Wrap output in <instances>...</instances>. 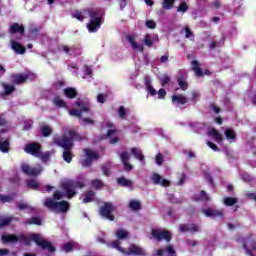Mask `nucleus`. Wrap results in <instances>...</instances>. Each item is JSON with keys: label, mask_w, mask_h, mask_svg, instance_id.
<instances>
[{"label": "nucleus", "mask_w": 256, "mask_h": 256, "mask_svg": "<svg viewBox=\"0 0 256 256\" xmlns=\"http://www.w3.org/2000/svg\"><path fill=\"white\" fill-rule=\"evenodd\" d=\"M72 17L78 21H85V19L90 17L89 23L86 24L89 33H97L101 29V25H103V15H101L99 10L90 8L75 10Z\"/></svg>", "instance_id": "f257e3e1"}, {"label": "nucleus", "mask_w": 256, "mask_h": 256, "mask_svg": "<svg viewBox=\"0 0 256 256\" xmlns=\"http://www.w3.org/2000/svg\"><path fill=\"white\" fill-rule=\"evenodd\" d=\"M73 141H83V136L79 135L75 130H69L62 137L54 138V143L64 149L62 157L66 163L73 161Z\"/></svg>", "instance_id": "f03ea898"}, {"label": "nucleus", "mask_w": 256, "mask_h": 256, "mask_svg": "<svg viewBox=\"0 0 256 256\" xmlns=\"http://www.w3.org/2000/svg\"><path fill=\"white\" fill-rule=\"evenodd\" d=\"M31 241L35 243L38 247L42 249V251H48L49 253H55V246L51 244L49 241L43 239L41 234L32 233L27 237L24 234H20L16 236V243H25V245H31Z\"/></svg>", "instance_id": "7ed1b4c3"}, {"label": "nucleus", "mask_w": 256, "mask_h": 256, "mask_svg": "<svg viewBox=\"0 0 256 256\" xmlns=\"http://www.w3.org/2000/svg\"><path fill=\"white\" fill-rule=\"evenodd\" d=\"M44 206L51 211H55V213H67L69 211V202L65 200L57 202L53 198H46Z\"/></svg>", "instance_id": "20e7f679"}, {"label": "nucleus", "mask_w": 256, "mask_h": 256, "mask_svg": "<svg viewBox=\"0 0 256 256\" xmlns=\"http://www.w3.org/2000/svg\"><path fill=\"white\" fill-rule=\"evenodd\" d=\"M61 187L63 191H65L66 197H68V199H73V197L77 195V192L75 190L83 189V187H85V183L80 181L69 180L63 182Z\"/></svg>", "instance_id": "39448f33"}, {"label": "nucleus", "mask_w": 256, "mask_h": 256, "mask_svg": "<svg viewBox=\"0 0 256 256\" xmlns=\"http://www.w3.org/2000/svg\"><path fill=\"white\" fill-rule=\"evenodd\" d=\"M113 213H115V206L111 202H105L99 209V215L108 221H115Z\"/></svg>", "instance_id": "423d86ee"}, {"label": "nucleus", "mask_w": 256, "mask_h": 256, "mask_svg": "<svg viewBox=\"0 0 256 256\" xmlns=\"http://www.w3.org/2000/svg\"><path fill=\"white\" fill-rule=\"evenodd\" d=\"M83 151L86 157L80 161V164L83 168L91 167L93 165V161H97L99 159V153L89 148H85Z\"/></svg>", "instance_id": "0eeeda50"}, {"label": "nucleus", "mask_w": 256, "mask_h": 256, "mask_svg": "<svg viewBox=\"0 0 256 256\" xmlns=\"http://www.w3.org/2000/svg\"><path fill=\"white\" fill-rule=\"evenodd\" d=\"M151 235L156 241H166V243H171V240L173 239V234L169 232V230H159V229H153L151 231Z\"/></svg>", "instance_id": "6e6552de"}, {"label": "nucleus", "mask_w": 256, "mask_h": 256, "mask_svg": "<svg viewBox=\"0 0 256 256\" xmlns=\"http://www.w3.org/2000/svg\"><path fill=\"white\" fill-rule=\"evenodd\" d=\"M21 171L22 173H24V175H27L28 177H39V174L43 173V166H41V164H38L36 167H31L27 163H22Z\"/></svg>", "instance_id": "1a4fd4ad"}, {"label": "nucleus", "mask_w": 256, "mask_h": 256, "mask_svg": "<svg viewBox=\"0 0 256 256\" xmlns=\"http://www.w3.org/2000/svg\"><path fill=\"white\" fill-rule=\"evenodd\" d=\"M41 144L37 142L27 143L24 147L25 153L32 155L33 157H41Z\"/></svg>", "instance_id": "9d476101"}, {"label": "nucleus", "mask_w": 256, "mask_h": 256, "mask_svg": "<svg viewBox=\"0 0 256 256\" xmlns=\"http://www.w3.org/2000/svg\"><path fill=\"white\" fill-rule=\"evenodd\" d=\"M124 255L147 256V252L145 251V249L141 248L140 246L132 244L130 245L128 250H125Z\"/></svg>", "instance_id": "9b49d317"}, {"label": "nucleus", "mask_w": 256, "mask_h": 256, "mask_svg": "<svg viewBox=\"0 0 256 256\" xmlns=\"http://www.w3.org/2000/svg\"><path fill=\"white\" fill-rule=\"evenodd\" d=\"M201 213H203V215H205V217H212L213 219H223L225 213L223 212V210H217V209H205L203 208L201 210Z\"/></svg>", "instance_id": "f8f14e48"}, {"label": "nucleus", "mask_w": 256, "mask_h": 256, "mask_svg": "<svg viewBox=\"0 0 256 256\" xmlns=\"http://www.w3.org/2000/svg\"><path fill=\"white\" fill-rule=\"evenodd\" d=\"M12 85H21L23 83H27L29 81V74H12L10 76Z\"/></svg>", "instance_id": "ddd939ff"}, {"label": "nucleus", "mask_w": 256, "mask_h": 256, "mask_svg": "<svg viewBox=\"0 0 256 256\" xmlns=\"http://www.w3.org/2000/svg\"><path fill=\"white\" fill-rule=\"evenodd\" d=\"M179 230L181 233H187V231L190 233H199V231H201L197 224H180Z\"/></svg>", "instance_id": "4468645a"}, {"label": "nucleus", "mask_w": 256, "mask_h": 256, "mask_svg": "<svg viewBox=\"0 0 256 256\" xmlns=\"http://www.w3.org/2000/svg\"><path fill=\"white\" fill-rule=\"evenodd\" d=\"M191 65H192V70L195 72L196 77H203V75H208V76L211 75V71L209 70H205L203 73V70L199 66V61L193 60L191 62Z\"/></svg>", "instance_id": "2eb2a0df"}, {"label": "nucleus", "mask_w": 256, "mask_h": 256, "mask_svg": "<svg viewBox=\"0 0 256 256\" xmlns=\"http://www.w3.org/2000/svg\"><path fill=\"white\" fill-rule=\"evenodd\" d=\"M152 181L155 185H161L162 187H169L171 182L165 178H162L161 175L154 173L152 176Z\"/></svg>", "instance_id": "dca6fc26"}, {"label": "nucleus", "mask_w": 256, "mask_h": 256, "mask_svg": "<svg viewBox=\"0 0 256 256\" xmlns=\"http://www.w3.org/2000/svg\"><path fill=\"white\" fill-rule=\"evenodd\" d=\"M120 159L124 165L125 171H131L133 169V165L129 163V152L124 151L120 154Z\"/></svg>", "instance_id": "f3484780"}, {"label": "nucleus", "mask_w": 256, "mask_h": 256, "mask_svg": "<svg viewBox=\"0 0 256 256\" xmlns=\"http://www.w3.org/2000/svg\"><path fill=\"white\" fill-rule=\"evenodd\" d=\"M157 41H159V35L157 34H146L143 39V43L146 45V47H153V43Z\"/></svg>", "instance_id": "a211bd4d"}, {"label": "nucleus", "mask_w": 256, "mask_h": 256, "mask_svg": "<svg viewBox=\"0 0 256 256\" xmlns=\"http://www.w3.org/2000/svg\"><path fill=\"white\" fill-rule=\"evenodd\" d=\"M171 101L173 104L176 103V105H185L188 103L189 99L183 94H174L172 95Z\"/></svg>", "instance_id": "6ab92c4d"}, {"label": "nucleus", "mask_w": 256, "mask_h": 256, "mask_svg": "<svg viewBox=\"0 0 256 256\" xmlns=\"http://www.w3.org/2000/svg\"><path fill=\"white\" fill-rule=\"evenodd\" d=\"M11 47L13 51L17 53V55H25V53L27 52V48L17 41H12Z\"/></svg>", "instance_id": "aec40b11"}, {"label": "nucleus", "mask_w": 256, "mask_h": 256, "mask_svg": "<svg viewBox=\"0 0 256 256\" xmlns=\"http://www.w3.org/2000/svg\"><path fill=\"white\" fill-rule=\"evenodd\" d=\"M11 35H15L17 33H20V35L25 34V26L23 24L19 25V23L15 22L10 26V31Z\"/></svg>", "instance_id": "412c9836"}, {"label": "nucleus", "mask_w": 256, "mask_h": 256, "mask_svg": "<svg viewBox=\"0 0 256 256\" xmlns=\"http://www.w3.org/2000/svg\"><path fill=\"white\" fill-rule=\"evenodd\" d=\"M127 41H128V43H130L131 47L135 51H140L141 53H143V51H144L143 45H139L137 43V41H135V37H133L132 35H128L127 36Z\"/></svg>", "instance_id": "4be33fe9"}, {"label": "nucleus", "mask_w": 256, "mask_h": 256, "mask_svg": "<svg viewBox=\"0 0 256 256\" xmlns=\"http://www.w3.org/2000/svg\"><path fill=\"white\" fill-rule=\"evenodd\" d=\"M209 135H211L214 139V141H216V143H223V141L225 140V138H223V134H221V132H219L217 129L212 128L209 132Z\"/></svg>", "instance_id": "5701e85b"}, {"label": "nucleus", "mask_w": 256, "mask_h": 256, "mask_svg": "<svg viewBox=\"0 0 256 256\" xmlns=\"http://www.w3.org/2000/svg\"><path fill=\"white\" fill-rule=\"evenodd\" d=\"M177 83L181 91H187V89H189V82H187L185 76H178Z\"/></svg>", "instance_id": "b1692460"}, {"label": "nucleus", "mask_w": 256, "mask_h": 256, "mask_svg": "<svg viewBox=\"0 0 256 256\" xmlns=\"http://www.w3.org/2000/svg\"><path fill=\"white\" fill-rule=\"evenodd\" d=\"M224 135L226 139L230 141V143H232V141H237V134L235 133V130H233V128H227L224 131Z\"/></svg>", "instance_id": "393cba45"}, {"label": "nucleus", "mask_w": 256, "mask_h": 256, "mask_svg": "<svg viewBox=\"0 0 256 256\" xmlns=\"http://www.w3.org/2000/svg\"><path fill=\"white\" fill-rule=\"evenodd\" d=\"M107 247L110 249H117L120 253L125 254V248L121 247V242L119 240H114L111 243H108Z\"/></svg>", "instance_id": "a878e982"}, {"label": "nucleus", "mask_w": 256, "mask_h": 256, "mask_svg": "<svg viewBox=\"0 0 256 256\" xmlns=\"http://www.w3.org/2000/svg\"><path fill=\"white\" fill-rule=\"evenodd\" d=\"M64 95L67 99H75L77 97V90L73 87L65 88Z\"/></svg>", "instance_id": "bb28decb"}, {"label": "nucleus", "mask_w": 256, "mask_h": 256, "mask_svg": "<svg viewBox=\"0 0 256 256\" xmlns=\"http://www.w3.org/2000/svg\"><path fill=\"white\" fill-rule=\"evenodd\" d=\"M26 185L28 189H32V191H39V187L41 184H39V181L35 179H29L26 181Z\"/></svg>", "instance_id": "cd10ccee"}, {"label": "nucleus", "mask_w": 256, "mask_h": 256, "mask_svg": "<svg viewBox=\"0 0 256 256\" xmlns=\"http://www.w3.org/2000/svg\"><path fill=\"white\" fill-rule=\"evenodd\" d=\"M40 133L42 137H50L53 134V129L51 126L42 125L40 126Z\"/></svg>", "instance_id": "c85d7f7f"}, {"label": "nucleus", "mask_w": 256, "mask_h": 256, "mask_svg": "<svg viewBox=\"0 0 256 256\" xmlns=\"http://www.w3.org/2000/svg\"><path fill=\"white\" fill-rule=\"evenodd\" d=\"M131 153L135 159H138L139 161H145V156L143 155V151H141V149L137 147L132 148Z\"/></svg>", "instance_id": "c756f323"}, {"label": "nucleus", "mask_w": 256, "mask_h": 256, "mask_svg": "<svg viewBox=\"0 0 256 256\" xmlns=\"http://www.w3.org/2000/svg\"><path fill=\"white\" fill-rule=\"evenodd\" d=\"M223 203L226 207H233V205L239 203V199L237 197H225Z\"/></svg>", "instance_id": "7c9ffc66"}, {"label": "nucleus", "mask_w": 256, "mask_h": 256, "mask_svg": "<svg viewBox=\"0 0 256 256\" xmlns=\"http://www.w3.org/2000/svg\"><path fill=\"white\" fill-rule=\"evenodd\" d=\"M3 243H17V235L7 234L2 236Z\"/></svg>", "instance_id": "2f4dec72"}, {"label": "nucleus", "mask_w": 256, "mask_h": 256, "mask_svg": "<svg viewBox=\"0 0 256 256\" xmlns=\"http://www.w3.org/2000/svg\"><path fill=\"white\" fill-rule=\"evenodd\" d=\"M117 183L118 185H120V187H131L133 185V182L125 177H120L117 179Z\"/></svg>", "instance_id": "473e14b6"}, {"label": "nucleus", "mask_w": 256, "mask_h": 256, "mask_svg": "<svg viewBox=\"0 0 256 256\" xmlns=\"http://www.w3.org/2000/svg\"><path fill=\"white\" fill-rule=\"evenodd\" d=\"M111 167H112L111 162L102 164L101 169H102L103 175H105V177L111 176Z\"/></svg>", "instance_id": "72a5a7b5"}, {"label": "nucleus", "mask_w": 256, "mask_h": 256, "mask_svg": "<svg viewBox=\"0 0 256 256\" xmlns=\"http://www.w3.org/2000/svg\"><path fill=\"white\" fill-rule=\"evenodd\" d=\"M128 207L132 211H141V202L139 200H131Z\"/></svg>", "instance_id": "f704fd0d"}, {"label": "nucleus", "mask_w": 256, "mask_h": 256, "mask_svg": "<svg viewBox=\"0 0 256 256\" xmlns=\"http://www.w3.org/2000/svg\"><path fill=\"white\" fill-rule=\"evenodd\" d=\"M24 223H25V225H38V226L43 225L41 218L37 217V216L26 220Z\"/></svg>", "instance_id": "c9c22d12"}, {"label": "nucleus", "mask_w": 256, "mask_h": 256, "mask_svg": "<svg viewBox=\"0 0 256 256\" xmlns=\"http://www.w3.org/2000/svg\"><path fill=\"white\" fill-rule=\"evenodd\" d=\"M75 105L76 107L80 108V111H82V113H91V109L89 108V106H87V104H85V102L76 101Z\"/></svg>", "instance_id": "e433bc0d"}, {"label": "nucleus", "mask_w": 256, "mask_h": 256, "mask_svg": "<svg viewBox=\"0 0 256 256\" xmlns=\"http://www.w3.org/2000/svg\"><path fill=\"white\" fill-rule=\"evenodd\" d=\"M95 193L93 191H87L83 199V203H93L95 201Z\"/></svg>", "instance_id": "4c0bfd02"}, {"label": "nucleus", "mask_w": 256, "mask_h": 256, "mask_svg": "<svg viewBox=\"0 0 256 256\" xmlns=\"http://www.w3.org/2000/svg\"><path fill=\"white\" fill-rule=\"evenodd\" d=\"M116 237L119 241H123V239H127L129 237V232L124 229H119L116 232Z\"/></svg>", "instance_id": "58836bf2"}, {"label": "nucleus", "mask_w": 256, "mask_h": 256, "mask_svg": "<svg viewBox=\"0 0 256 256\" xmlns=\"http://www.w3.org/2000/svg\"><path fill=\"white\" fill-rule=\"evenodd\" d=\"M174 5H175V0H163L162 9L169 11L170 9H173Z\"/></svg>", "instance_id": "ea45409f"}, {"label": "nucleus", "mask_w": 256, "mask_h": 256, "mask_svg": "<svg viewBox=\"0 0 256 256\" xmlns=\"http://www.w3.org/2000/svg\"><path fill=\"white\" fill-rule=\"evenodd\" d=\"M211 198H209V195L205 190L200 191L199 197L195 199V201H203L204 203H207V201H210Z\"/></svg>", "instance_id": "a19ab883"}, {"label": "nucleus", "mask_w": 256, "mask_h": 256, "mask_svg": "<svg viewBox=\"0 0 256 256\" xmlns=\"http://www.w3.org/2000/svg\"><path fill=\"white\" fill-rule=\"evenodd\" d=\"M53 103L54 105H56V107H67V103H65L64 100L61 99V96L54 97Z\"/></svg>", "instance_id": "79ce46f5"}, {"label": "nucleus", "mask_w": 256, "mask_h": 256, "mask_svg": "<svg viewBox=\"0 0 256 256\" xmlns=\"http://www.w3.org/2000/svg\"><path fill=\"white\" fill-rule=\"evenodd\" d=\"M0 151H2V153H9V140H0Z\"/></svg>", "instance_id": "37998d69"}, {"label": "nucleus", "mask_w": 256, "mask_h": 256, "mask_svg": "<svg viewBox=\"0 0 256 256\" xmlns=\"http://www.w3.org/2000/svg\"><path fill=\"white\" fill-rule=\"evenodd\" d=\"M2 87H4V95H11L15 91V86L13 85L3 83Z\"/></svg>", "instance_id": "c03bdc74"}, {"label": "nucleus", "mask_w": 256, "mask_h": 256, "mask_svg": "<svg viewBox=\"0 0 256 256\" xmlns=\"http://www.w3.org/2000/svg\"><path fill=\"white\" fill-rule=\"evenodd\" d=\"M69 115H71V117H77L81 121V119L83 118V111L72 109L69 111Z\"/></svg>", "instance_id": "a18cd8bd"}, {"label": "nucleus", "mask_w": 256, "mask_h": 256, "mask_svg": "<svg viewBox=\"0 0 256 256\" xmlns=\"http://www.w3.org/2000/svg\"><path fill=\"white\" fill-rule=\"evenodd\" d=\"M184 31H185V37L186 39H189L190 41H194L195 40V35L193 34V31H191V28H189L188 26L184 27Z\"/></svg>", "instance_id": "49530a36"}, {"label": "nucleus", "mask_w": 256, "mask_h": 256, "mask_svg": "<svg viewBox=\"0 0 256 256\" xmlns=\"http://www.w3.org/2000/svg\"><path fill=\"white\" fill-rule=\"evenodd\" d=\"M38 159H41L42 163H47L51 159V152L47 151L44 154L40 151V156H37Z\"/></svg>", "instance_id": "de8ad7c7"}, {"label": "nucleus", "mask_w": 256, "mask_h": 256, "mask_svg": "<svg viewBox=\"0 0 256 256\" xmlns=\"http://www.w3.org/2000/svg\"><path fill=\"white\" fill-rule=\"evenodd\" d=\"M118 116L120 119L125 120L127 119V109L125 106H120L118 109Z\"/></svg>", "instance_id": "09e8293b"}, {"label": "nucleus", "mask_w": 256, "mask_h": 256, "mask_svg": "<svg viewBox=\"0 0 256 256\" xmlns=\"http://www.w3.org/2000/svg\"><path fill=\"white\" fill-rule=\"evenodd\" d=\"M70 52H71L72 55H74L75 57H79V55L82 54V52H81V47L75 46V45L70 46Z\"/></svg>", "instance_id": "8fccbe9b"}, {"label": "nucleus", "mask_w": 256, "mask_h": 256, "mask_svg": "<svg viewBox=\"0 0 256 256\" xmlns=\"http://www.w3.org/2000/svg\"><path fill=\"white\" fill-rule=\"evenodd\" d=\"M177 11L178 13H187V11H189V6L187 5V2L180 3Z\"/></svg>", "instance_id": "3c124183"}, {"label": "nucleus", "mask_w": 256, "mask_h": 256, "mask_svg": "<svg viewBox=\"0 0 256 256\" xmlns=\"http://www.w3.org/2000/svg\"><path fill=\"white\" fill-rule=\"evenodd\" d=\"M165 251L168 256H177V252L175 251V248L173 247V245L166 246Z\"/></svg>", "instance_id": "603ef678"}, {"label": "nucleus", "mask_w": 256, "mask_h": 256, "mask_svg": "<svg viewBox=\"0 0 256 256\" xmlns=\"http://www.w3.org/2000/svg\"><path fill=\"white\" fill-rule=\"evenodd\" d=\"M91 185L94 189H103V182L99 179L92 180Z\"/></svg>", "instance_id": "864d4df0"}, {"label": "nucleus", "mask_w": 256, "mask_h": 256, "mask_svg": "<svg viewBox=\"0 0 256 256\" xmlns=\"http://www.w3.org/2000/svg\"><path fill=\"white\" fill-rule=\"evenodd\" d=\"M13 197L10 195H3L0 194V201L1 203H11V201H13Z\"/></svg>", "instance_id": "5fc2aeb1"}, {"label": "nucleus", "mask_w": 256, "mask_h": 256, "mask_svg": "<svg viewBox=\"0 0 256 256\" xmlns=\"http://www.w3.org/2000/svg\"><path fill=\"white\" fill-rule=\"evenodd\" d=\"M13 221L12 218H3L0 219V229H2V227H7V225H11V222Z\"/></svg>", "instance_id": "6e6d98bb"}, {"label": "nucleus", "mask_w": 256, "mask_h": 256, "mask_svg": "<svg viewBox=\"0 0 256 256\" xmlns=\"http://www.w3.org/2000/svg\"><path fill=\"white\" fill-rule=\"evenodd\" d=\"M80 125H95V120L90 118H82L80 119Z\"/></svg>", "instance_id": "4d7b16f0"}, {"label": "nucleus", "mask_w": 256, "mask_h": 256, "mask_svg": "<svg viewBox=\"0 0 256 256\" xmlns=\"http://www.w3.org/2000/svg\"><path fill=\"white\" fill-rule=\"evenodd\" d=\"M145 25L148 29H157V23L154 20H146Z\"/></svg>", "instance_id": "13d9d810"}, {"label": "nucleus", "mask_w": 256, "mask_h": 256, "mask_svg": "<svg viewBox=\"0 0 256 256\" xmlns=\"http://www.w3.org/2000/svg\"><path fill=\"white\" fill-rule=\"evenodd\" d=\"M62 249L65 251V253H71V251H73V244L68 242L62 246Z\"/></svg>", "instance_id": "bf43d9fd"}, {"label": "nucleus", "mask_w": 256, "mask_h": 256, "mask_svg": "<svg viewBox=\"0 0 256 256\" xmlns=\"http://www.w3.org/2000/svg\"><path fill=\"white\" fill-rule=\"evenodd\" d=\"M84 75H87L88 77H91V75H93V69L91 68V66H84Z\"/></svg>", "instance_id": "052dcab7"}, {"label": "nucleus", "mask_w": 256, "mask_h": 256, "mask_svg": "<svg viewBox=\"0 0 256 256\" xmlns=\"http://www.w3.org/2000/svg\"><path fill=\"white\" fill-rule=\"evenodd\" d=\"M167 97V91L163 88L158 90V99H165Z\"/></svg>", "instance_id": "680f3d73"}, {"label": "nucleus", "mask_w": 256, "mask_h": 256, "mask_svg": "<svg viewBox=\"0 0 256 256\" xmlns=\"http://www.w3.org/2000/svg\"><path fill=\"white\" fill-rule=\"evenodd\" d=\"M53 198H54L56 201H61V199H63V192H61V191H55L54 194H53Z\"/></svg>", "instance_id": "e2e57ef3"}, {"label": "nucleus", "mask_w": 256, "mask_h": 256, "mask_svg": "<svg viewBox=\"0 0 256 256\" xmlns=\"http://www.w3.org/2000/svg\"><path fill=\"white\" fill-rule=\"evenodd\" d=\"M207 146L210 147V149H212V151H216L219 152V146H217L215 143L208 141L207 142Z\"/></svg>", "instance_id": "0e129e2a"}, {"label": "nucleus", "mask_w": 256, "mask_h": 256, "mask_svg": "<svg viewBox=\"0 0 256 256\" xmlns=\"http://www.w3.org/2000/svg\"><path fill=\"white\" fill-rule=\"evenodd\" d=\"M39 35V28H30V37H37Z\"/></svg>", "instance_id": "69168bd1"}, {"label": "nucleus", "mask_w": 256, "mask_h": 256, "mask_svg": "<svg viewBox=\"0 0 256 256\" xmlns=\"http://www.w3.org/2000/svg\"><path fill=\"white\" fill-rule=\"evenodd\" d=\"M146 89H147L149 95H151V97H155V95H157V90H155V88H153V86H149Z\"/></svg>", "instance_id": "338daca9"}, {"label": "nucleus", "mask_w": 256, "mask_h": 256, "mask_svg": "<svg viewBox=\"0 0 256 256\" xmlns=\"http://www.w3.org/2000/svg\"><path fill=\"white\" fill-rule=\"evenodd\" d=\"M156 163L157 165H163V154L158 153L156 155Z\"/></svg>", "instance_id": "774afa93"}]
</instances>
